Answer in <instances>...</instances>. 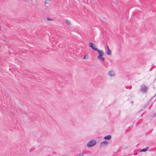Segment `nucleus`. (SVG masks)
Wrapping results in <instances>:
<instances>
[{
	"label": "nucleus",
	"mask_w": 156,
	"mask_h": 156,
	"mask_svg": "<svg viewBox=\"0 0 156 156\" xmlns=\"http://www.w3.org/2000/svg\"><path fill=\"white\" fill-rule=\"evenodd\" d=\"M103 56H98L97 58L100 61L104 62L105 60V58L102 57Z\"/></svg>",
	"instance_id": "obj_7"
},
{
	"label": "nucleus",
	"mask_w": 156,
	"mask_h": 156,
	"mask_svg": "<svg viewBox=\"0 0 156 156\" xmlns=\"http://www.w3.org/2000/svg\"><path fill=\"white\" fill-rule=\"evenodd\" d=\"M152 116V117H156V112H155V113H154L153 115Z\"/></svg>",
	"instance_id": "obj_16"
},
{
	"label": "nucleus",
	"mask_w": 156,
	"mask_h": 156,
	"mask_svg": "<svg viewBox=\"0 0 156 156\" xmlns=\"http://www.w3.org/2000/svg\"><path fill=\"white\" fill-rule=\"evenodd\" d=\"M51 1L50 0H45V4L46 5H49L51 3Z\"/></svg>",
	"instance_id": "obj_9"
},
{
	"label": "nucleus",
	"mask_w": 156,
	"mask_h": 156,
	"mask_svg": "<svg viewBox=\"0 0 156 156\" xmlns=\"http://www.w3.org/2000/svg\"><path fill=\"white\" fill-rule=\"evenodd\" d=\"M47 19V20L48 21H54V19H52L51 18H49V17H48Z\"/></svg>",
	"instance_id": "obj_13"
},
{
	"label": "nucleus",
	"mask_w": 156,
	"mask_h": 156,
	"mask_svg": "<svg viewBox=\"0 0 156 156\" xmlns=\"http://www.w3.org/2000/svg\"><path fill=\"white\" fill-rule=\"evenodd\" d=\"M85 154L84 153H81L77 155V156H83Z\"/></svg>",
	"instance_id": "obj_14"
},
{
	"label": "nucleus",
	"mask_w": 156,
	"mask_h": 156,
	"mask_svg": "<svg viewBox=\"0 0 156 156\" xmlns=\"http://www.w3.org/2000/svg\"><path fill=\"white\" fill-rule=\"evenodd\" d=\"M30 1H31L32 2V1H33V0H30Z\"/></svg>",
	"instance_id": "obj_18"
},
{
	"label": "nucleus",
	"mask_w": 156,
	"mask_h": 156,
	"mask_svg": "<svg viewBox=\"0 0 156 156\" xmlns=\"http://www.w3.org/2000/svg\"><path fill=\"white\" fill-rule=\"evenodd\" d=\"M149 149V147H147L146 148H144V149H143L140 150V152H145L147 151L148 149Z\"/></svg>",
	"instance_id": "obj_10"
},
{
	"label": "nucleus",
	"mask_w": 156,
	"mask_h": 156,
	"mask_svg": "<svg viewBox=\"0 0 156 156\" xmlns=\"http://www.w3.org/2000/svg\"><path fill=\"white\" fill-rule=\"evenodd\" d=\"M89 46L90 48H92L93 50L96 51L98 49L96 48V46L94 44L90 42L89 44Z\"/></svg>",
	"instance_id": "obj_3"
},
{
	"label": "nucleus",
	"mask_w": 156,
	"mask_h": 156,
	"mask_svg": "<svg viewBox=\"0 0 156 156\" xmlns=\"http://www.w3.org/2000/svg\"><path fill=\"white\" fill-rule=\"evenodd\" d=\"M108 75L110 77L114 76L115 75L114 71L112 70L109 71L108 73Z\"/></svg>",
	"instance_id": "obj_5"
},
{
	"label": "nucleus",
	"mask_w": 156,
	"mask_h": 156,
	"mask_svg": "<svg viewBox=\"0 0 156 156\" xmlns=\"http://www.w3.org/2000/svg\"><path fill=\"white\" fill-rule=\"evenodd\" d=\"M96 51H98L99 55L98 56H103L104 55V52L103 50L97 49Z\"/></svg>",
	"instance_id": "obj_6"
},
{
	"label": "nucleus",
	"mask_w": 156,
	"mask_h": 156,
	"mask_svg": "<svg viewBox=\"0 0 156 156\" xmlns=\"http://www.w3.org/2000/svg\"><path fill=\"white\" fill-rule=\"evenodd\" d=\"M111 138V135H108L105 136L104 138V139L109 140Z\"/></svg>",
	"instance_id": "obj_8"
},
{
	"label": "nucleus",
	"mask_w": 156,
	"mask_h": 156,
	"mask_svg": "<svg viewBox=\"0 0 156 156\" xmlns=\"http://www.w3.org/2000/svg\"><path fill=\"white\" fill-rule=\"evenodd\" d=\"M108 144V142L106 141H105L102 142L100 144L101 147H105L107 146Z\"/></svg>",
	"instance_id": "obj_4"
},
{
	"label": "nucleus",
	"mask_w": 156,
	"mask_h": 156,
	"mask_svg": "<svg viewBox=\"0 0 156 156\" xmlns=\"http://www.w3.org/2000/svg\"><path fill=\"white\" fill-rule=\"evenodd\" d=\"M97 142L95 140H91L89 141L87 143L86 146L88 147H91L96 145Z\"/></svg>",
	"instance_id": "obj_1"
},
{
	"label": "nucleus",
	"mask_w": 156,
	"mask_h": 156,
	"mask_svg": "<svg viewBox=\"0 0 156 156\" xmlns=\"http://www.w3.org/2000/svg\"><path fill=\"white\" fill-rule=\"evenodd\" d=\"M106 46H107V50H110L109 49L108 46V45H107Z\"/></svg>",
	"instance_id": "obj_17"
},
{
	"label": "nucleus",
	"mask_w": 156,
	"mask_h": 156,
	"mask_svg": "<svg viewBox=\"0 0 156 156\" xmlns=\"http://www.w3.org/2000/svg\"><path fill=\"white\" fill-rule=\"evenodd\" d=\"M106 54L108 55H111V54L110 53V50H107V52H106Z\"/></svg>",
	"instance_id": "obj_12"
},
{
	"label": "nucleus",
	"mask_w": 156,
	"mask_h": 156,
	"mask_svg": "<svg viewBox=\"0 0 156 156\" xmlns=\"http://www.w3.org/2000/svg\"><path fill=\"white\" fill-rule=\"evenodd\" d=\"M65 23L66 24L69 25H70L71 24V23L70 21H69L67 19H66L65 20Z\"/></svg>",
	"instance_id": "obj_11"
},
{
	"label": "nucleus",
	"mask_w": 156,
	"mask_h": 156,
	"mask_svg": "<svg viewBox=\"0 0 156 156\" xmlns=\"http://www.w3.org/2000/svg\"><path fill=\"white\" fill-rule=\"evenodd\" d=\"M148 87L145 85H143L141 86V90L142 93H146Z\"/></svg>",
	"instance_id": "obj_2"
},
{
	"label": "nucleus",
	"mask_w": 156,
	"mask_h": 156,
	"mask_svg": "<svg viewBox=\"0 0 156 156\" xmlns=\"http://www.w3.org/2000/svg\"><path fill=\"white\" fill-rule=\"evenodd\" d=\"M88 56L87 55H86L83 57V59H87L88 58Z\"/></svg>",
	"instance_id": "obj_15"
}]
</instances>
